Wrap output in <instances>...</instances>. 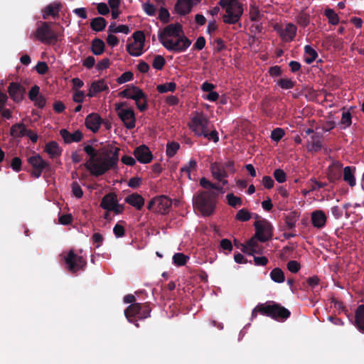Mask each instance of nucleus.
<instances>
[{
	"label": "nucleus",
	"mask_w": 364,
	"mask_h": 364,
	"mask_svg": "<svg viewBox=\"0 0 364 364\" xmlns=\"http://www.w3.org/2000/svg\"><path fill=\"white\" fill-rule=\"evenodd\" d=\"M193 6L191 0H177L174 9L178 14L185 16L191 11Z\"/></svg>",
	"instance_id": "b1692460"
},
{
	"label": "nucleus",
	"mask_w": 364,
	"mask_h": 364,
	"mask_svg": "<svg viewBox=\"0 0 364 364\" xmlns=\"http://www.w3.org/2000/svg\"><path fill=\"white\" fill-rule=\"evenodd\" d=\"M251 213L245 208L240 209L235 215V219L241 222H246L250 220Z\"/></svg>",
	"instance_id": "8fccbe9b"
},
{
	"label": "nucleus",
	"mask_w": 364,
	"mask_h": 364,
	"mask_svg": "<svg viewBox=\"0 0 364 364\" xmlns=\"http://www.w3.org/2000/svg\"><path fill=\"white\" fill-rule=\"evenodd\" d=\"M91 86L97 93L102 91H109V87L104 79L93 81L91 83Z\"/></svg>",
	"instance_id": "a19ab883"
},
{
	"label": "nucleus",
	"mask_w": 364,
	"mask_h": 364,
	"mask_svg": "<svg viewBox=\"0 0 364 364\" xmlns=\"http://www.w3.org/2000/svg\"><path fill=\"white\" fill-rule=\"evenodd\" d=\"M159 18L164 23H167L170 20V14L167 9L161 6L159 9Z\"/></svg>",
	"instance_id": "4d7b16f0"
},
{
	"label": "nucleus",
	"mask_w": 364,
	"mask_h": 364,
	"mask_svg": "<svg viewBox=\"0 0 364 364\" xmlns=\"http://www.w3.org/2000/svg\"><path fill=\"white\" fill-rule=\"evenodd\" d=\"M300 216V213L297 210H293L284 216V222L288 230H294L296 226V223L299 220Z\"/></svg>",
	"instance_id": "c756f323"
},
{
	"label": "nucleus",
	"mask_w": 364,
	"mask_h": 364,
	"mask_svg": "<svg viewBox=\"0 0 364 364\" xmlns=\"http://www.w3.org/2000/svg\"><path fill=\"white\" fill-rule=\"evenodd\" d=\"M107 21L103 17H95L90 21V28L96 32L102 31L107 26Z\"/></svg>",
	"instance_id": "72a5a7b5"
},
{
	"label": "nucleus",
	"mask_w": 364,
	"mask_h": 364,
	"mask_svg": "<svg viewBox=\"0 0 364 364\" xmlns=\"http://www.w3.org/2000/svg\"><path fill=\"white\" fill-rule=\"evenodd\" d=\"M117 201V195L114 193H109L102 198L100 206L102 208L110 211Z\"/></svg>",
	"instance_id": "7c9ffc66"
},
{
	"label": "nucleus",
	"mask_w": 364,
	"mask_h": 364,
	"mask_svg": "<svg viewBox=\"0 0 364 364\" xmlns=\"http://www.w3.org/2000/svg\"><path fill=\"white\" fill-rule=\"evenodd\" d=\"M304 53L306 55L305 57V62L307 64L312 63L318 57V53L315 49H314L311 46L306 45L304 46Z\"/></svg>",
	"instance_id": "c9c22d12"
},
{
	"label": "nucleus",
	"mask_w": 364,
	"mask_h": 364,
	"mask_svg": "<svg viewBox=\"0 0 364 364\" xmlns=\"http://www.w3.org/2000/svg\"><path fill=\"white\" fill-rule=\"evenodd\" d=\"M176 89V84L174 82H166L164 84L158 85L156 90L159 93H165L167 92H174Z\"/></svg>",
	"instance_id": "79ce46f5"
},
{
	"label": "nucleus",
	"mask_w": 364,
	"mask_h": 364,
	"mask_svg": "<svg viewBox=\"0 0 364 364\" xmlns=\"http://www.w3.org/2000/svg\"><path fill=\"white\" fill-rule=\"evenodd\" d=\"M259 240L255 236L247 241L246 244H240L242 246V252L249 255L263 253L264 247L258 243Z\"/></svg>",
	"instance_id": "2eb2a0df"
},
{
	"label": "nucleus",
	"mask_w": 364,
	"mask_h": 364,
	"mask_svg": "<svg viewBox=\"0 0 364 364\" xmlns=\"http://www.w3.org/2000/svg\"><path fill=\"white\" fill-rule=\"evenodd\" d=\"M21 159L18 156L13 158L10 164V166L16 172H19L21 170Z\"/></svg>",
	"instance_id": "774afa93"
},
{
	"label": "nucleus",
	"mask_w": 364,
	"mask_h": 364,
	"mask_svg": "<svg viewBox=\"0 0 364 364\" xmlns=\"http://www.w3.org/2000/svg\"><path fill=\"white\" fill-rule=\"evenodd\" d=\"M296 83V81L289 78H280L277 81V85L284 90L293 88Z\"/></svg>",
	"instance_id": "c03bdc74"
},
{
	"label": "nucleus",
	"mask_w": 364,
	"mask_h": 364,
	"mask_svg": "<svg viewBox=\"0 0 364 364\" xmlns=\"http://www.w3.org/2000/svg\"><path fill=\"white\" fill-rule=\"evenodd\" d=\"M62 5L60 3L48 4L43 11V18L47 19L49 16L55 18L58 16L59 11Z\"/></svg>",
	"instance_id": "cd10ccee"
},
{
	"label": "nucleus",
	"mask_w": 364,
	"mask_h": 364,
	"mask_svg": "<svg viewBox=\"0 0 364 364\" xmlns=\"http://www.w3.org/2000/svg\"><path fill=\"white\" fill-rule=\"evenodd\" d=\"M151 309L149 303H134L124 310V316L129 322L139 327L138 320L150 317Z\"/></svg>",
	"instance_id": "39448f33"
},
{
	"label": "nucleus",
	"mask_w": 364,
	"mask_h": 364,
	"mask_svg": "<svg viewBox=\"0 0 364 364\" xmlns=\"http://www.w3.org/2000/svg\"><path fill=\"white\" fill-rule=\"evenodd\" d=\"M105 44L104 41L98 38L92 40L91 51L95 55H102L105 51Z\"/></svg>",
	"instance_id": "f704fd0d"
},
{
	"label": "nucleus",
	"mask_w": 364,
	"mask_h": 364,
	"mask_svg": "<svg viewBox=\"0 0 364 364\" xmlns=\"http://www.w3.org/2000/svg\"><path fill=\"white\" fill-rule=\"evenodd\" d=\"M72 193L77 198H81L83 196V191L77 181L73 182L71 185Z\"/></svg>",
	"instance_id": "e2e57ef3"
},
{
	"label": "nucleus",
	"mask_w": 364,
	"mask_h": 364,
	"mask_svg": "<svg viewBox=\"0 0 364 364\" xmlns=\"http://www.w3.org/2000/svg\"><path fill=\"white\" fill-rule=\"evenodd\" d=\"M130 30L127 25H119L117 26L115 22H112L108 28V32L111 33H123L128 34Z\"/></svg>",
	"instance_id": "58836bf2"
},
{
	"label": "nucleus",
	"mask_w": 364,
	"mask_h": 364,
	"mask_svg": "<svg viewBox=\"0 0 364 364\" xmlns=\"http://www.w3.org/2000/svg\"><path fill=\"white\" fill-rule=\"evenodd\" d=\"M287 267L289 272L291 273H296L298 272L301 269V265L299 262H298L296 260H291L288 262L287 264Z\"/></svg>",
	"instance_id": "338daca9"
},
{
	"label": "nucleus",
	"mask_w": 364,
	"mask_h": 364,
	"mask_svg": "<svg viewBox=\"0 0 364 364\" xmlns=\"http://www.w3.org/2000/svg\"><path fill=\"white\" fill-rule=\"evenodd\" d=\"M189 257L184 255L183 253H175L173 256V262L176 266H183L187 263Z\"/></svg>",
	"instance_id": "37998d69"
},
{
	"label": "nucleus",
	"mask_w": 364,
	"mask_h": 364,
	"mask_svg": "<svg viewBox=\"0 0 364 364\" xmlns=\"http://www.w3.org/2000/svg\"><path fill=\"white\" fill-rule=\"evenodd\" d=\"M35 36L38 40L46 44L53 43L58 41V36L51 28L50 23L48 22H41L36 30Z\"/></svg>",
	"instance_id": "9d476101"
},
{
	"label": "nucleus",
	"mask_w": 364,
	"mask_h": 364,
	"mask_svg": "<svg viewBox=\"0 0 364 364\" xmlns=\"http://www.w3.org/2000/svg\"><path fill=\"white\" fill-rule=\"evenodd\" d=\"M60 134L65 144L79 142L83 137V134L80 130H76L73 133H70L67 129H63L60 131Z\"/></svg>",
	"instance_id": "5701e85b"
},
{
	"label": "nucleus",
	"mask_w": 364,
	"mask_h": 364,
	"mask_svg": "<svg viewBox=\"0 0 364 364\" xmlns=\"http://www.w3.org/2000/svg\"><path fill=\"white\" fill-rule=\"evenodd\" d=\"M312 225L317 229H322L326 226L327 216L323 210H316L311 214Z\"/></svg>",
	"instance_id": "aec40b11"
},
{
	"label": "nucleus",
	"mask_w": 364,
	"mask_h": 364,
	"mask_svg": "<svg viewBox=\"0 0 364 364\" xmlns=\"http://www.w3.org/2000/svg\"><path fill=\"white\" fill-rule=\"evenodd\" d=\"M142 8L144 11L150 16H155L156 13V6L151 4L149 1H147L146 2L142 4Z\"/></svg>",
	"instance_id": "864d4df0"
},
{
	"label": "nucleus",
	"mask_w": 364,
	"mask_h": 364,
	"mask_svg": "<svg viewBox=\"0 0 364 364\" xmlns=\"http://www.w3.org/2000/svg\"><path fill=\"white\" fill-rule=\"evenodd\" d=\"M270 278L274 282L282 283L285 280V276L282 269L279 267L274 268L269 274Z\"/></svg>",
	"instance_id": "e433bc0d"
},
{
	"label": "nucleus",
	"mask_w": 364,
	"mask_h": 364,
	"mask_svg": "<svg viewBox=\"0 0 364 364\" xmlns=\"http://www.w3.org/2000/svg\"><path fill=\"white\" fill-rule=\"evenodd\" d=\"M343 164L338 161L333 162L327 169V178L331 183H335L341 178Z\"/></svg>",
	"instance_id": "412c9836"
},
{
	"label": "nucleus",
	"mask_w": 364,
	"mask_h": 364,
	"mask_svg": "<svg viewBox=\"0 0 364 364\" xmlns=\"http://www.w3.org/2000/svg\"><path fill=\"white\" fill-rule=\"evenodd\" d=\"M172 201L165 196L157 197L158 211L162 214L166 213L171 207Z\"/></svg>",
	"instance_id": "473e14b6"
},
{
	"label": "nucleus",
	"mask_w": 364,
	"mask_h": 364,
	"mask_svg": "<svg viewBox=\"0 0 364 364\" xmlns=\"http://www.w3.org/2000/svg\"><path fill=\"white\" fill-rule=\"evenodd\" d=\"M354 325L360 332L364 333V304L359 305L355 311Z\"/></svg>",
	"instance_id": "bb28decb"
},
{
	"label": "nucleus",
	"mask_w": 364,
	"mask_h": 364,
	"mask_svg": "<svg viewBox=\"0 0 364 364\" xmlns=\"http://www.w3.org/2000/svg\"><path fill=\"white\" fill-rule=\"evenodd\" d=\"M65 262L68 270L73 274L84 270L87 265L86 259L82 256L75 254L73 250H70L65 257Z\"/></svg>",
	"instance_id": "9b49d317"
},
{
	"label": "nucleus",
	"mask_w": 364,
	"mask_h": 364,
	"mask_svg": "<svg viewBox=\"0 0 364 364\" xmlns=\"http://www.w3.org/2000/svg\"><path fill=\"white\" fill-rule=\"evenodd\" d=\"M144 47L136 43H131L127 45V50L132 56H140L142 54Z\"/></svg>",
	"instance_id": "ea45409f"
},
{
	"label": "nucleus",
	"mask_w": 364,
	"mask_h": 364,
	"mask_svg": "<svg viewBox=\"0 0 364 364\" xmlns=\"http://www.w3.org/2000/svg\"><path fill=\"white\" fill-rule=\"evenodd\" d=\"M124 98L132 99L137 102L139 98L145 97V93L138 87L129 85L127 87L119 93Z\"/></svg>",
	"instance_id": "f3484780"
},
{
	"label": "nucleus",
	"mask_w": 364,
	"mask_h": 364,
	"mask_svg": "<svg viewBox=\"0 0 364 364\" xmlns=\"http://www.w3.org/2000/svg\"><path fill=\"white\" fill-rule=\"evenodd\" d=\"M356 168L355 166H346L343 168V181L350 187H353L356 184L355 177Z\"/></svg>",
	"instance_id": "c85d7f7f"
},
{
	"label": "nucleus",
	"mask_w": 364,
	"mask_h": 364,
	"mask_svg": "<svg viewBox=\"0 0 364 364\" xmlns=\"http://www.w3.org/2000/svg\"><path fill=\"white\" fill-rule=\"evenodd\" d=\"M311 144L309 150L311 151H318L322 147V141L318 134H314L311 137Z\"/></svg>",
	"instance_id": "4c0bfd02"
},
{
	"label": "nucleus",
	"mask_w": 364,
	"mask_h": 364,
	"mask_svg": "<svg viewBox=\"0 0 364 364\" xmlns=\"http://www.w3.org/2000/svg\"><path fill=\"white\" fill-rule=\"evenodd\" d=\"M27 161L32 167L31 176L35 178H40L43 172L50 173L51 171L50 163L44 160L39 154H35L28 157Z\"/></svg>",
	"instance_id": "0eeeda50"
},
{
	"label": "nucleus",
	"mask_w": 364,
	"mask_h": 364,
	"mask_svg": "<svg viewBox=\"0 0 364 364\" xmlns=\"http://www.w3.org/2000/svg\"><path fill=\"white\" fill-rule=\"evenodd\" d=\"M218 4L225 10L223 21L227 24H235L243 14L242 4L238 0H220Z\"/></svg>",
	"instance_id": "7ed1b4c3"
},
{
	"label": "nucleus",
	"mask_w": 364,
	"mask_h": 364,
	"mask_svg": "<svg viewBox=\"0 0 364 364\" xmlns=\"http://www.w3.org/2000/svg\"><path fill=\"white\" fill-rule=\"evenodd\" d=\"M218 193L214 191H203L194 199V203L203 215H210L215 209Z\"/></svg>",
	"instance_id": "20e7f679"
},
{
	"label": "nucleus",
	"mask_w": 364,
	"mask_h": 364,
	"mask_svg": "<svg viewBox=\"0 0 364 364\" xmlns=\"http://www.w3.org/2000/svg\"><path fill=\"white\" fill-rule=\"evenodd\" d=\"M183 35V27L179 23H171L166 26L163 30H160L158 34L161 43L168 41L167 37H179Z\"/></svg>",
	"instance_id": "ddd939ff"
},
{
	"label": "nucleus",
	"mask_w": 364,
	"mask_h": 364,
	"mask_svg": "<svg viewBox=\"0 0 364 364\" xmlns=\"http://www.w3.org/2000/svg\"><path fill=\"white\" fill-rule=\"evenodd\" d=\"M137 108L141 112H144L148 108V97L147 95L145 94V97H141L139 99V101L137 102H135Z\"/></svg>",
	"instance_id": "69168bd1"
},
{
	"label": "nucleus",
	"mask_w": 364,
	"mask_h": 364,
	"mask_svg": "<svg viewBox=\"0 0 364 364\" xmlns=\"http://www.w3.org/2000/svg\"><path fill=\"white\" fill-rule=\"evenodd\" d=\"M340 123L344 125V128L348 127L351 125L352 116L349 111L343 112Z\"/></svg>",
	"instance_id": "bf43d9fd"
},
{
	"label": "nucleus",
	"mask_w": 364,
	"mask_h": 364,
	"mask_svg": "<svg viewBox=\"0 0 364 364\" xmlns=\"http://www.w3.org/2000/svg\"><path fill=\"white\" fill-rule=\"evenodd\" d=\"M210 170L213 177L216 180L226 178L230 174H234L236 171L235 162L228 160L225 162H214L210 164Z\"/></svg>",
	"instance_id": "423d86ee"
},
{
	"label": "nucleus",
	"mask_w": 364,
	"mask_h": 364,
	"mask_svg": "<svg viewBox=\"0 0 364 364\" xmlns=\"http://www.w3.org/2000/svg\"><path fill=\"white\" fill-rule=\"evenodd\" d=\"M166 64V60L162 55H156L154 58L152 66L154 68L161 70Z\"/></svg>",
	"instance_id": "3c124183"
},
{
	"label": "nucleus",
	"mask_w": 364,
	"mask_h": 364,
	"mask_svg": "<svg viewBox=\"0 0 364 364\" xmlns=\"http://www.w3.org/2000/svg\"><path fill=\"white\" fill-rule=\"evenodd\" d=\"M8 92L15 102H20L23 100L26 89L19 83L12 82L8 87Z\"/></svg>",
	"instance_id": "6ab92c4d"
},
{
	"label": "nucleus",
	"mask_w": 364,
	"mask_h": 364,
	"mask_svg": "<svg viewBox=\"0 0 364 364\" xmlns=\"http://www.w3.org/2000/svg\"><path fill=\"white\" fill-rule=\"evenodd\" d=\"M273 175H274L275 180L278 183H284L287 180V174L284 171V170H282L281 168L275 169L273 173Z\"/></svg>",
	"instance_id": "13d9d810"
},
{
	"label": "nucleus",
	"mask_w": 364,
	"mask_h": 364,
	"mask_svg": "<svg viewBox=\"0 0 364 364\" xmlns=\"http://www.w3.org/2000/svg\"><path fill=\"white\" fill-rule=\"evenodd\" d=\"M122 222L123 221L117 223L113 228V232L116 237H122L125 235V229L124 226L120 224V223Z\"/></svg>",
	"instance_id": "0e129e2a"
},
{
	"label": "nucleus",
	"mask_w": 364,
	"mask_h": 364,
	"mask_svg": "<svg viewBox=\"0 0 364 364\" xmlns=\"http://www.w3.org/2000/svg\"><path fill=\"white\" fill-rule=\"evenodd\" d=\"M126 107H127L126 102L117 103L115 104V110L124 127L128 129H132L136 125L135 114L132 108L125 109Z\"/></svg>",
	"instance_id": "6e6552de"
},
{
	"label": "nucleus",
	"mask_w": 364,
	"mask_h": 364,
	"mask_svg": "<svg viewBox=\"0 0 364 364\" xmlns=\"http://www.w3.org/2000/svg\"><path fill=\"white\" fill-rule=\"evenodd\" d=\"M310 183H311L310 191H318L321 188H325L326 186H327L326 183L318 181L315 178H311L310 179Z\"/></svg>",
	"instance_id": "052dcab7"
},
{
	"label": "nucleus",
	"mask_w": 364,
	"mask_h": 364,
	"mask_svg": "<svg viewBox=\"0 0 364 364\" xmlns=\"http://www.w3.org/2000/svg\"><path fill=\"white\" fill-rule=\"evenodd\" d=\"M132 37L134 40V41L133 43H136L141 45V47L144 46L145 36H144V33L143 31H135L133 33Z\"/></svg>",
	"instance_id": "5fc2aeb1"
},
{
	"label": "nucleus",
	"mask_w": 364,
	"mask_h": 364,
	"mask_svg": "<svg viewBox=\"0 0 364 364\" xmlns=\"http://www.w3.org/2000/svg\"><path fill=\"white\" fill-rule=\"evenodd\" d=\"M325 16L328 18L329 23L337 25L339 23V17L331 9H326L324 11Z\"/></svg>",
	"instance_id": "49530a36"
},
{
	"label": "nucleus",
	"mask_w": 364,
	"mask_h": 364,
	"mask_svg": "<svg viewBox=\"0 0 364 364\" xmlns=\"http://www.w3.org/2000/svg\"><path fill=\"white\" fill-rule=\"evenodd\" d=\"M228 204L233 208L240 206L242 204V199L240 197L235 196L233 193H228L226 196Z\"/></svg>",
	"instance_id": "09e8293b"
},
{
	"label": "nucleus",
	"mask_w": 364,
	"mask_h": 364,
	"mask_svg": "<svg viewBox=\"0 0 364 364\" xmlns=\"http://www.w3.org/2000/svg\"><path fill=\"white\" fill-rule=\"evenodd\" d=\"M255 230V235L261 242H265L272 240L274 228L271 223L266 219L256 220L254 223Z\"/></svg>",
	"instance_id": "1a4fd4ad"
},
{
	"label": "nucleus",
	"mask_w": 364,
	"mask_h": 364,
	"mask_svg": "<svg viewBox=\"0 0 364 364\" xmlns=\"http://www.w3.org/2000/svg\"><path fill=\"white\" fill-rule=\"evenodd\" d=\"M179 148H180V145L178 142H176V141L168 142V144H166V150L167 156H168L169 158L174 156L176 155V154L177 153L178 150L179 149Z\"/></svg>",
	"instance_id": "a18cd8bd"
},
{
	"label": "nucleus",
	"mask_w": 364,
	"mask_h": 364,
	"mask_svg": "<svg viewBox=\"0 0 364 364\" xmlns=\"http://www.w3.org/2000/svg\"><path fill=\"white\" fill-rule=\"evenodd\" d=\"M260 314L269 317L277 321L284 322L289 318L291 312L282 304L274 301H267L258 308Z\"/></svg>",
	"instance_id": "f03ea898"
},
{
	"label": "nucleus",
	"mask_w": 364,
	"mask_h": 364,
	"mask_svg": "<svg viewBox=\"0 0 364 364\" xmlns=\"http://www.w3.org/2000/svg\"><path fill=\"white\" fill-rule=\"evenodd\" d=\"M83 150L90 156L85 167L94 176H102L117 165L120 151L118 147L109 145L103 147L101 149L102 157L99 156L100 151L91 145H85Z\"/></svg>",
	"instance_id": "f257e3e1"
},
{
	"label": "nucleus",
	"mask_w": 364,
	"mask_h": 364,
	"mask_svg": "<svg viewBox=\"0 0 364 364\" xmlns=\"http://www.w3.org/2000/svg\"><path fill=\"white\" fill-rule=\"evenodd\" d=\"M177 38L178 39L176 41L171 39L162 42L161 44L169 51L175 53L184 52L191 45V41L184 35Z\"/></svg>",
	"instance_id": "f8f14e48"
},
{
	"label": "nucleus",
	"mask_w": 364,
	"mask_h": 364,
	"mask_svg": "<svg viewBox=\"0 0 364 364\" xmlns=\"http://www.w3.org/2000/svg\"><path fill=\"white\" fill-rule=\"evenodd\" d=\"M44 151L50 159H54L62 154L63 149L55 141H51L46 144Z\"/></svg>",
	"instance_id": "393cba45"
},
{
	"label": "nucleus",
	"mask_w": 364,
	"mask_h": 364,
	"mask_svg": "<svg viewBox=\"0 0 364 364\" xmlns=\"http://www.w3.org/2000/svg\"><path fill=\"white\" fill-rule=\"evenodd\" d=\"M134 78V74L131 71H127L124 72L122 75H120L117 80V82L119 84H123L127 82L132 80Z\"/></svg>",
	"instance_id": "680f3d73"
},
{
	"label": "nucleus",
	"mask_w": 364,
	"mask_h": 364,
	"mask_svg": "<svg viewBox=\"0 0 364 364\" xmlns=\"http://www.w3.org/2000/svg\"><path fill=\"white\" fill-rule=\"evenodd\" d=\"M134 155L141 164H149L153 159L152 153L149 148L144 144L137 146L134 151Z\"/></svg>",
	"instance_id": "a211bd4d"
},
{
	"label": "nucleus",
	"mask_w": 364,
	"mask_h": 364,
	"mask_svg": "<svg viewBox=\"0 0 364 364\" xmlns=\"http://www.w3.org/2000/svg\"><path fill=\"white\" fill-rule=\"evenodd\" d=\"M209 124L207 117L203 114H197L191 119L190 127L192 131L198 136H202L205 132Z\"/></svg>",
	"instance_id": "4468645a"
},
{
	"label": "nucleus",
	"mask_w": 364,
	"mask_h": 364,
	"mask_svg": "<svg viewBox=\"0 0 364 364\" xmlns=\"http://www.w3.org/2000/svg\"><path fill=\"white\" fill-rule=\"evenodd\" d=\"M27 129L23 123H16L11 126L10 135L14 138H22L26 136Z\"/></svg>",
	"instance_id": "2f4dec72"
},
{
	"label": "nucleus",
	"mask_w": 364,
	"mask_h": 364,
	"mask_svg": "<svg viewBox=\"0 0 364 364\" xmlns=\"http://www.w3.org/2000/svg\"><path fill=\"white\" fill-rule=\"evenodd\" d=\"M274 29L279 33L280 38L285 42H291L294 40L296 34V26L291 23H287L283 28L281 26H276Z\"/></svg>",
	"instance_id": "dca6fc26"
},
{
	"label": "nucleus",
	"mask_w": 364,
	"mask_h": 364,
	"mask_svg": "<svg viewBox=\"0 0 364 364\" xmlns=\"http://www.w3.org/2000/svg\"><path fill=\"white\" fill-rule=\"evenodd\" d=\"M250 16L252 21H259L262 18V14L259 10V8L255 5H251L250 9Z\"/></svg>",
	"instance_id": "603ef678"
},
{
	"label": "nucleus",
	"mask_w": 364,
	"mask_h": 364,
	"mask_svg": "<svg viewBox=\"0 0 364 364\" xmlns=\"http://www.w3.org/2000/svg\"><path fill=\"white\" fill-rule=\"evenodd\" d=\"M124 200L127 203L136 208V210H141L144 205V198L136 193L127 196Z\"/></svg>",
	"instance_id": "a878e982"
},
{
	"label": "nucleus",
	"mask_w": 364,
	"mask_h": 364,
	"mask_svg": "<svg viewBox=\"0 0 364 364\" xmlns=\"http://www.w3.org/2000/svg\"><path fill=\"white\" fill-rule=\"evenodd\" d=\"M284 130L282 128H276L272 131L271 139L272 140L278 142L284 136Z\"/></svg>",
	"instance_id": "6e6d98bb"
},
{
	"label": "nucleus",
	"mask_w": 364,
	"mask_h": 364,
	"mask_svg": "<svg viewBox=\"0 0 364 364\" xmlns=\"http://www.w3.org/2000/svg\"><path fill=\"white\" fill-rule=\"evenodd\" d=\"M296 23L301 27L306 28L310 23V16L306 13L301 11L296 16Z\"/></svg>",
	"instance_id": "de8ad7c7"
},
{
	"label": "nucleus",
	"mask_w": 364,
	"mask_h": 364,
	"mask_svg": "<svg viewBox=\"0 0 364 364\" xmlns=\"http://www.w3.org/2000/svg\"><path fill=\"white\" fill-rule=\"evenodd\" d=\"M102 119L98 114L92 113L87 116L85 119L86 127L92 132H97L101 125Z\"/></svg>",
	"instance_id": "4be33fe9"
}]
</instances>
